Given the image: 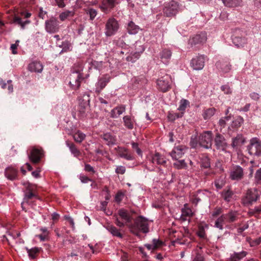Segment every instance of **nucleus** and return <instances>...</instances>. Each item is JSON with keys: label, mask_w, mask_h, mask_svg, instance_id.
Segmentation results:
<instances>
[{"label": "nucleus", "mask_w": 261, "mask_h": 261, "mask_svg": "<svg viewBox=\"0 0 261 261\" xmlns=\"http://www.w3.org/2000/svg\"><path fill=\"white\" fill-rule=\"evenodd\" d=\"M130 231L138 235L140 231L146 233L149 231V224L148 219L142 216L138 217L134 221V223L129 226Z\"/></svg>", "instance_id": "nucleus-1"}, {"label": "nucleus", "mask_w": 261, "mask_h": 261, "mask_svg": "<svg viewBox=\"0 0 261 261\" xmlns=\"http://www.w3.org/2000/svg\"><path fill=\"white\" fill-rule=\"evenodd\" d=\"M261 192L256 188L248 189L242 198V202L245 206L252 205L260 198Z\"/></svg>", "instance_id": "nucleus-2"}, {"label": "nucleus", "mask_w": 261, "mask_h": 261, "mask_svg": "<svg viewBox=\"0 0 261 261\" xmlns=\"http://www.w3.org/2000/svg\"><path fill=\"white\" fill-rule=\"evenodd\" d=\"M19 16L14 15L11 20V23L19 25L21 29L24 30L25 26L31 23L28 18L31 17L32 14L27 11H21L19 13Z\"/></svg>", "instance_id": "nucleus-3"}, {"label": "nucleus", "mask_w": 261, "mask_h": 261, "mask_svg": "<svg viewBox=\"0 0 261 261\" xmlns=\"http://www.w3.org/2000/svg\"><path fill=\"white\" fill-rule=\"evenodd\" d=\"M119 22L115 18H110L105 24V35L107 37L115 35L119 30Z\"/></svg>", "instance_id": "nucleus-4"}, {"label": "nucleus", "mask_w": 261, "mask_h": 261, "mask_svg": "<svg viewBox=\"0 0 261 261\" xmlns=\"http://www.w3.org/2000/svg\"><path fill=\"white\" fill-rule=\"evenodd\" d=\"M247 150L250 155L255 156L261 155V140L257 138L250 139Z\"/></svg>", "instance_id": "nucleus-5"}, {"label": "nucleus", "mask_w": 261, "mask_h": 261, "mask_svg": "<svg viewBox=\"0 0 261 261\" xmlns=\"http://www.w3.org/2000/svg\"><path fill=\"white\" fill-rule=\"evenodd\" d=\"M212 138L213 134L211 131L203 132L198 137L199 145L206 149L211 148L212 145Z\"/></svg>", "instance_id": "nucleus-6"}, {"label": "nucleus", "mask_w": 261, "mask_h": 261, "mask_svg": "<svg viewBox=\"0 0 261 261\" xmlns=\"http://www.w3.org/2000/svg\"><path fill=\"white\" fill-rule=\"evenodd\" d=\"M179 5L174 1L167 3L163 9L164 14L167 17H173L176 15L179 11Z\"/></svg>", "instance_id": "nucleus-7"}, {"label": "nucleus", "mask_w": 261, "mask_h": 261, "mask_svg": "<svg viewBox=\"0 0 261 261\" xmlns=\"http://www.w3.org/2000/svg\"><path fill=\"white\" fill-rule=\"evenodd\" d=\"M171 77L168 74L159 79L156 81L158 89L163 92H166L170 89Z\"/></svg>", "instance_id": "nucleus-8"}, {"label": "nucleus", "mask_w": 261, "mask_h": 261, "mask_svg": "<svg viewBox=\"0 0 261 261\" xmlns=\"http://www.w3.org/2000/svg\"><path fill=\"white\" fill-rule=\"evenodd\" d=\"M146 163L147 164L165 166L167 161L163 155L159 152H155L154 154H151L147 156Z\"/></svg>", "instance_id": "nucleus-9"}, {"label": "nucleus", "mask_w": 261, "mask_h": 261, "mask_svg": "<svg viewBox=\"0 0 261 261\" xmlns=\"http://www.w3.org/2000/svg\"><path fill=\"white\" fill-rule=\"evenodd\" d=\"M45 29L46 31L50 34L58 32L60 29V26L58 19L55 17H51L46 20L45 22Z\"/></svg>", "instance_id": "nucleus-10"}, {"label": "nucleus", "mask_w": 261, "mask_h": 261, "mask_svg": "<svg viewBox=\"0 0 261 261\" xmlns=\"http://www.w3.org/2000/svg\"><path fill=\"white\" fill-rule=\"evenodd\" d=\"M206 33L205 32H201L190 38L189 41V44L191 47H193L196 45H202L206 42Z\"/></svg>", "instance_id": "nucleus-11"}, {"label": "nucleus", "mask_w": 261, "mask_h": 261, "mask_svg": "<svg viewBox=\"0 0 261 261\" xmlns=\"http://www.w3.org/2000/svg\"><path fill=\"white\" fill-rule=\"evenodd\" d=\"M187 150L188 148L185 145L176 146L169 153V154L173 160H178L182 157Z\"/></svg>", "instance_id": "nucleus-12"}, {"label": "nucleus", "mask_w": 261, "mask_h": 261, "mask_svg": "<svg viewBox=\"0 0 261 261\" xmlns=\"http://www.w3.org/2000/svg\"><path fill=\"white\" fill-rule=\"evenodd\" d=\"M205 57L203 55H199L193 58L191 61V66L194 70H200L204 66Z\"/></svg>", "instance_id": "nucleus-13"}, {"label": "nucleus", "mask_w": 261, "mask_h": 261, "mask_svg": "<svg viewBox=\"0 0 261 261\" xmlns=\"http://www.w3.org/2000/svg\"><path fill=\"white\" fill-rule=\"evenodd\" d=\"M214 143L217 149L225 151L228 147V144L224 136L217 133L214 139Z\"/></svg>", "instance_id": "nucleus-14"}, {"label": "nucleus", "mask_w": 261, "mask_h": 261, "mask_svg": "<svg viewBox=\"0 0 261 261\" xmlns=\"http://www.w3.org/2000/svg\"><path fill=\"white\" fill-rule=\"evenodd\" d=\"M83 79L81 74L78 72H73L70 75V81L69 84L71 88L73 90H76L81 86V82Z\"/></svg>", "instance_id": "nucleus-15"}, {"label": "nucleus", "mask_w": 261, "mask_h": 261, "mask_svg": "<svg viewBox=\"0 0 261 261\" xmlns=\"http://www.w3.org/2000/svg\"><path fill=\"white\" fill-rule=\"evenodd\" d=\"M111 77L109 74H105L99 77L96 84L95 92L100 93L110 81Z\"/></svg>", "instance_id": "nucleus-16"}, {"label": "nucleus", "mask_w": 261, "mask_h": 261, "mask_svg": "<svg viewBox=\"0 0 261 261\" xmlns=\"http://www.w3.org/2000/svg\"><path fill=\"white\" fill-rule=\"evenodd\" d=\"M34 198H37V195L33 192L30 185H28L25 191H24V197L22 202V205L25 203L29 205L31 204L30 200Z\"/></svg>", "instance_id": "nucleus-17"}, {"label": "nucleus", "mask_w": 261, "mask_h": 261, "mask_svg": "<svg viewBox=\"0 0 261 261\" xmlns=\"http://www.w3.org/2000/svg\"><path fill=\"white\" fill-rule=\"evenodd\" d=\"M243 175V169L240 166H233L230 171V177L232 180H240Z\"/></svg>", "instance_id": "nucleus-18"}, {"label": "nucleus", "mask_w": 261, "mask_h": 261, "mask_svg": "<svg viewBox=\"0 0 261 261\" xmlns=\"http://www.w3.org/2000/svg\"><path fill=\"white\" fill-rule=\"evenodd\" d=\"M117 4V0H102L100 8L105 13L109 12Z\"/></svg>", "instance_id": "nucleus-19"}, {"label": "nucleus", "mask_w": 261, "mask_h": 261, "mask_svg": "<svg viewBox=\"0 0 261 261\" xmlns=\"http://www.w3.org/2000/svg\"><path fill=\"white\" fill-rule=\"evenodd\" d=\"M172 51L170 49L168 48L163 49L160 53V58L161 62L167 65L171 58Z\"/></svg>", "instance_id": "nucleus-20"}, {"label": "nucleus", "mask_w": 261, "mask_h": 261, "mask_svg": "<svg viewBox=\"0 0 261 261\" xmlns=\"http://www.w3.org/2000/svg\"><path fill=\"white\" fill-rule=\"evenodd\" d=\"M216 65L223 73H227L231 69V65L226 60L219 61L216 63Z\"/></svg>", "instance_id": "nucleus-21"}, {"label": "nucleus", "mask_w": 261, "mask_h": 261, "mask_svg": "<svg viewBox=\"0 0 261 261\" xmlns=\"http://www.w3.org/2000/svg\"><path fill=\"white\" fill-rule=\"evenodd\" d=\"M115 150L118 153L120 157L124 158L128 161L134 160L133 156L128 152L127 149L124 147L118 146L115 148Z\"/></svg>", "instance_id": "nucleus-22"}, {"label": "nucleus", "mask_w": 261, "mask_h": 261, "mask_svg": "<svg viewBox=\"0 0 261 261\" xmlns=\"http://www.w3.org/2000/svg\"><path fill=\"white\" fill-rule=\"evenodd\" d=\"M41 156V151L37 148H33L30 154H28L30 160L34 163L39 162Z\"/></svg>", "instance_id": "nucleus-23"}, {"label": "nucleus", "mask_w": 261, "mask_h": 261, "mask_svg": "<svg viewBox=\"0 0 261 261\" xmlns=\"http://www.w3.org/2000/svg\"><path fill=\"white\" fill-rule=\"evenodd\" d=\"M43 68V65L38 61H33L28 65V69L31 72L40 73L42 72Z\"/></svg>", "instance_id": "nucleus-24"}, {"label": "nucleus", "mask_w": 261, "mask_h": 261, "mask_svg": "<svg viewBox=\"0 0 261 261\" xmlns=\"http://www.w3.org/2000/svg\"><path fill=\"white\" fill-rule=\"evenodd\" d=\"M20 236V232H11L8 231L7 232L6 235L3 236L4 239L8 243L9 245L12 246L14 243V240Z\"/></svg>", "instance_id": "nucleus-25"}, {"label": "nucleus", "mask_w": 261, "mask_h": 261, "mask_svg": "<svg viewBox=\"0 0 261 261\" xmlns=\"http://www.w3.org/2000/svg\"><path fill=\"white\" fill-rule=\"evenodd\" d=\"M226 223H230L238 220V213L235 211H230L228 213L223 214Z\"/></svg>", "instance_id": "nucleus-26"}, {"label": "nucleus", "mask_w": 261, "mask_h": 261, "mask_svg": "<svg viewBox=\"0 0 261 261\" xmlns=\"http://www.w3.org/2000/svg\"><path fill=\"white\" fill-rule=\"evenodd\" d=\"M17 170L12 166L7 168L5 171V176L10 180L15 179L17 176Z\"/></svg>", "instance_id": "nucleus-27"}, {"label": "nucleus", "mask_w": 261, "mask_h": 261, "mask_svg": "<svg viewBox=\"0 0 261 261\" xmlns=\"http://www.w3.org/2000/svg\"><path fill=\"white\" fill-rule=\"evenodd\" d=\"M232 40L233 43L238 47H243L247 43L246 38L238 36H233Z\"/></svg>", "instance_id": "nucleus-28"}, {"label": "nucleus", "mask_w": 261, "mask_h": 261, "mask_svg": "<svg viewBox=\"0 0 261 261\" xmlns=\"http://www.w3.org/2000/svg\"><path fill=\"white\" fill-rule=\"evenodd\" d=\"M124 125L129 129H132L134 128L135 120L134 117L130 116H125L123 118Z\"/></svg>", "instance_id": "nucleus-29"}, {"label": "nucleus", "mask_w": 261, "mask_h": 261, "mask_svg": "<svg viewBox=\"0 0 261 261\" xmlns=\"http://www.w3.org/2000/svg\"><path fill=\"white\" fill-rule=\"evenodd\" d=\"M125 111V107L121 105L113 109L111 112V116L112 118H116L123 113Z\"/></svg>", "instance_id": "nucleus-30"}, {"label": "nucleus", "mask_w": 261, "mask_h": 261, "mask_svg": "<svg viewBox=\"0 0 261 261\" xmlns=\"http://www.w3.org/2000/svg\"><path fill=\"white\" fill-rule=\"evenodd\" d=\"M118 215L125 224L131 222L132 217L127 211L120 209L118 211Z\"/></svg>", "instance_id": "nucleus-31"}, {"label": "nucleus", "mask_w": 261, "mask_h": 261, "mask_svg": "<svg viewBox=\"0 0 261 261\" xmlns=\"http://www.w3.org/2000/svg\"><path fill=\"white\" fill-rule=\"evenodd\" d=\"M66 145L69 148L71 153L74 157L77 158L81 154L80 151L77 148L75 145L72 142H66Z\"/></svg>", "instance_id": "nucleus-32"}, {"label": "nucleus", "mask_w": 261, "mask_h": 261, "mask_svg": "<svg viewBox=\"0 0 261 261\" xmlns=\"http://www.w3.org/2000/svg\"><path fill=\"white\" fill-rule=\"evenodd\" d=\"M139 30V27L135 24L133 21H130L128 22L127 26V30L129 34L135 35L138 33Z\"/></svg>", "instance_id": "nucleus-33"}, {"label": "nucleus", "mask_w": 261, "mask_h": 261, "mask_svg": "<svg viewBox=\"0 0 261 261\" xmlns=\"http://www.w3.org/2000/svg\"><path fill=\"white\" fill-rule=\"evenodd\" d=\"M102 138L106 141V143L109 146L115 144L116 142L115 137L111 135L110 133H106L103 134Z\"/></svg>", "instance_id": "nucleus-34"}, {"label": "nucleus", "mask_w": 261, "mask_h": 261, "mask_svg": "<svg viewBox=\"0 0 261 261\" xmlns=\"http://www.w3.org/2000/svg\"><path fill=\"white\" fill-rule=\"evenodd\" d=\"M224 5L227 7L233 8L241 5L242 0H222Z\"/></svg>", "instance_id": "nucleus-35"}, {"label": "nucleus", "mask_w": 261, "mask_h": 261, "mask_svg": "<svg viewBox=\"0 0 261 261\" xmlns=\"http://www.w3.org/2000/svg\"><path fill=\"white\" fill-rule=\"evenodd\" d=\"M247 252L246 251H241L240 252H234L230 257V261H239L246 256Z\"/></svg>", "instance_id": "nucleus-36"}, {"label": "nucleus", "mask_w": 261, "mask_h": 261, "mask_svg": "<svg viewBox=\"0 0 261 261\" xmlns=\"http://www.w3.org/2000/svg\"><path fill=\"white\" fill-rule=\"evenodd\" d=\"M245 140L242 135H238L235 138L232 139L231 145L233 147L241 145L244 143Z\"/></svg>", "instance_id": "nucleus-37"}, {"label": "nucleus", "mask_w": 261, "mask_h": 261, "mask_svg": "<svg viewBox=\"0 0 261 261\" xmlns=\"http://www.w3.org/2000/svg\"><path fill=\"white\" fill-rule=\"evenodd\" d=\"M193 215V213L192 210L187 207V204H184V207L181 209V217L183 218V220H186V219L184 218L185 217H191Z\"/></svg>", "instance_id": "nucleus-38"}, {"label": "nucleus", "mask_w": 261, "mask_h": 261, "mask_svg": "<svg viewBox=\"0 0 261 261\" xmlns=\"http://www.w3.org/2000/svg\"><path fill=\"white\" fill-rule=\"evenodd\" d=\"M215 111L216 109L214 108H211L204 110L202 113L204 119L207 120L211 118L215 114Z\"/></svg>", "instance_id": "nucleus-39"}, {"label": "nucleus", "mask_w": 261, "mask_h": 261, "mask_svg": "<svg viewBox=\"0 0 261 261\" xmlns=\"http://www.w3.org/2000/svg\"><path fill=\"white\" fill-rule=\"evenodd\" d=\"M225 223H226L225 217L223 215H222L216 220L214 226L220 230H222L223 229V224Z\"/></svg>", "instance_id": "nucleus-40"}, {"label": "nucleus", "mask_w": 261, "mask_h": 261, "mask_svg": "<svg viewBox=\"0 0 261 261\" xmlns=\"http://www.w3.org/2000/svg\"><path fill=\"white\" fill-rule=\"evenodd\" d=\"M176 162L173 163V166L177 169H187L188 166L184 160H176Z\"/></svg>", "instance_id": "nucleus-41"}, {"label": "nucleus", "mask_w": 261, "mask_h": 261, "mask_svg": "<svg viewBox=\"0 0 261 261\" xmlns=\"http://www.w3.org/2000/svg\"><path fill=\"white\" fill-rule=\"evenodd\" d=\"M189 107H190V102L187 99H182L179 102L178 110L184 113L186 108Z\"/></svg>", "instance_id": "nucleus-42"}, {"label": "nucleus", "mask_w": 261, "mask_h": 261, "mask_svg": "<svg viewBox=\"0 0 261 261\" xmlns=\"http://www.w3.org/2000/svg\"><path fill=\"white\" fill-rule=\"evenodd\" d=\"M75 141L81 143L85 138V135L80 130L75 133L73 136Z\"/></svg>", "instance_id": "nucleus-43"}, {"label": "nucleus", "mask_w": 261, "mask_h": 261, "mask_svg": "<svg viewBox=\"0 0 261 261\" xmlns=\"http://www.w3.org/2000/svg\"><path fill=\"white\" fill-rule=\"evenodd\" d=\"M233 195V192L230 190H224L222 193L224 200L227 202L230 201Z\"/></svg>", "instance_id": "nucleus-44"}, {"label": "nucleus", "mask_w": 261, "mask_h": 261, "mask_svg": "<svg viewBox=\"0 0 261 261\" xmlns=\"http://www.w3.org/2000/svg\"><path fill=\"white\" fill-rule=\"evenodd\" d=\"M74 11L66 10V11H65L64 12H62L60 14L59 18L61 21H63L66 19H67L68 17L73 16L74 15Z\"/></svg>", "instance_id": "nucleus-45"}, {"label": "nucleus", "mask_w": 261, "mask_h": 261, "mask_svg": "<svg viewBox=\"0 0 261 261\" xmlns=\"http://www.w3.org/2000/svg\"><path fill=\"white\" fill-rule=\"evenodd\" d=\"M144 50V48L142 47L140 52H136L133 55L127 57L126 60L132 63L135 62L140 56V53H142Z\"/></svg>", "instance_id": "nucleus-46"}, {"label": "nucleus", "mask_w": 261, "mask_h": 261, "mask_svg": "<svg viewBox=\"0 0 261 261\" xmlns=\"http://www.w3.org/2000/svg\"><path fill=\"white\" fill-rule=\"evenodd\" d=\"M108 230L114 236L122 238V234L119 231V230L113 226H109L107 228Z\"/></svg>", "instance_id": "nucleus-47"}, {"label": "nucleus", "mask_w": 261, "mask_h": 261, "mask_svg": "<svg viewBox=\"0 0 261 261\" xmlns=\"http://www.w3.org/2000/svg\"><path fill=\"white\" fill-rule=\"evenodd\" d=\"M243 122V118L241 116H238L235 120L232 121V126L234 127H240Z\"/></svg>", "instance_id": "nucleus-48"}, {"label": "nucleus", "mask_w": 261, "mask_h": 261, "mask_svg": "<svg viewBox=\"0 0 261 261\" xmlns=\"http://www.w3.org/2000/svg\"><path fill=\"white\" fill-rule=\"evenodd\" d=\"M25 249L27 250V252H28L29 257L32 259L35 258L36 254L39 251V250L37 248H34L29 249L28 248L25 247Z\"/></svg>", "instance_id": "nucleus-49"}, {"label": "nucleus", "mask_w": 261, "mask_h": 261, "mask_svg": "<svg viewBox=\"0 0 261 261\" xmlns=\"http://www.w3.org/2000/svg\"><path fill=\"white\" fill-rule=\"evenodd\" d=\"M103 62L102 61H93L91 62V67L97 70H101L102 68Z\"/></svg>", "instance_id": "nucleus-50"}, {"label": "nucleus", "mask_w": 261, "mask_h": 261, "mask_svg": "<svg viewBox=\"0 0 261 261\" xmlns=\"http://www.w3.org/2000/svg\"><path fill=\"white\" fill-rule=\"evenodd\" d=\"M254 180L256 184L261 182V168L257 169L255 173Z\"/></svg>", "instance_id": "nucleus-51"}, {"label": "nucleus", "mask_w": 261, "mask_h": 261, "mask_svg": "<svg viewBox=\"0 0 261 261\" xmlns=\"http://www.w3.org/2000/svg\"><path fill=\"white\" fill-rule=\"evenodd\" d=\"M261 212V205L256 206L254 208L249 210L248 213L250 215H255L256 214H259Z\"/></svg>", "instance_id": "nucleus-52"}, {"label": "nucleus", "mask_w": 261, "mask_h": 261, "mask_svg": "<svg viewBox=\"0 0 261 261\" xmlns=\"http://www.w3.org/2000/svg\"><path fill=\"white\" fill-rule=\"evenodd\" d=\"M183 113H181V114L178 113H169L168 114V117L169 120L171 121H173L175 120L176 118L181 117L182 116Z\"/></svg>", "instance_id": "nucleus-53"}, {"label": "nucleus", "mask_w": 261, "mask_h": 261, "mask_svg": "<svg viewBox=\"0 0 261 261\" xmlns=\"http://www.w3.org/2000/svg\"><path fill=\"white\" fill-rule=\"evenodd\" d=\"M63 49L62 51H68L71 50L72 46L71 44L67 41L63 43L62 45Z\"/></svg>", "instance_id": "nucleus-54"}, {"label": "nucleus", "mask_w": 261, "mask_h": 261, "mask_svg": "<svg viewBox=\"0 0 261 261\" xmlns=\"http://www.w3.org/2000/svg\"><path fill=\"white\" fill-rule=\"evenodd\" d=\"M152 245L156 249L159 247L161 246L163 244V242L160 241L159 239H153L152 241Z\"/></svg>", "instance_id": "nucleus-55"}, {"label": "nucleus", "mask_w": 261, "mask_h": 261, "mask_svg": "<svg viewBox=\"0 0 261 261\" xmlns=\"http://www.w3.org/2000/svg\"><path fill=\"white\" fill-rule=\"evenodd\" d=\"M124 194L121 191H119L115 195V200L117 203H120L124 198Z\"/></svg>", "instance_id": "nucleus-56"}, {"label": "nucleus", "mask_w": 261, "mask_h": 261, "mask_svg": "<svg viewBox=\"0 0 261 261\" xmlns=\"http://www.w3.org/2000/svg\"><path fill=\"white\" fill-rule=\"evenodd\" d=\"M125 171V167L123 166H117L115 169V172L118 174H123Z\"/></svg>", "instance_id": "nucleus-57"}, {"label": "nucleus", "mask_w": 261, "mask_h": 261, "mask_svg": "<svg viewBox=\"0 0 261 261\" xmlns=\"http://www.w3.org/2000/svg\"><path fill=\"white\" fill-rule=\"evenodd\" d=\"M201 167L204 168L210 167V159L207 158H203L201 162Z\"/></svg>", "instance_id": "nucleus-58"}, {"label": "nucleus", "mask_w": 261, "mask_h": 261, "mask_svg": "<svg viewBox=\"0 0 261 261\" xmlns=\"http://www.w3.org/2000/svg\"><path fill=\"white\" fill-rule=\"evenodd\" d=\"M221 89L226 94H230L231 93V89L227 85L222 86L221 87Z\"/></svg>", "instance_id": "nucleus-59"}, {"label": "nucleus", "mask_w": 261, "mask_h": 261, "mask_svg": "<svg viewBox=\"0 0 261 261\" xmlns=\"http://www.w3.org/2000/svg\"><path fill=\"white\" fill-rule=\"evenodd\" d=\"M251 247L255 246L261 244V236L249 242Z\"/></svg>", "instance_id": "nucleus-60"}, {"label": "nucleus", "mask_w": 261, "mask_h": 261, "mask_svg": "<svg viewBox=\"0 0 261 261\" xmlns=\"http://www.w3.org/2000/svg\"><path fill=\"white\" fill-rule=\"evenodd\" d=\"M215 185L217 189H221L223 187L224 185V182L223 180L217 179L215 181Z\"/></svg>", "instance_id": "nucleus-61"}, {"label": "nucleus", "mask_w": 261, "mask_h": 261, "mask_svg": "<svg viewBox=\"0 0 261 261\" xmlns=\"http://www.w3.org/2000/svg\"><path fill=\"white\" fill-rule=\"evenodd\" d=\"M87 13L89 14L90 19L93 20L97 15V11L94 9H89Z\"/></svg>", "instance_id": "nucleus-62"}, {"label": "nucleus", "mask_w": 261, "mask_h": 261, "mask_svg": "<svg viewBox=\"0 0 261 261\" xmlns=\"http://www.w3.org/2000/svg\"><path fill=\"white\" fill-rule=\"evenodd\" d=\"M230 120L229 116H226L220 119L219 121V125L221 127H224L226 124V121Z\"/></svg>", "instance_id": "nucleus-63"}, {"label": "nucleus", "mask_w": 261, "mask_h": 261, "mask_svg": "<svg viewBox=\"0 0 261 261\" xmlns=\"http://www.w3.org/2000/svg\"><path fill=\"white\" fill-rule=\"evenodd\" d=\"M85 171L87 172H91L92 173H95V170L94 169L93 167H92L90 165L88 164H85V168H84Z\"/></svg>", "instance_id": "nucleus-64"}]
</instances>
